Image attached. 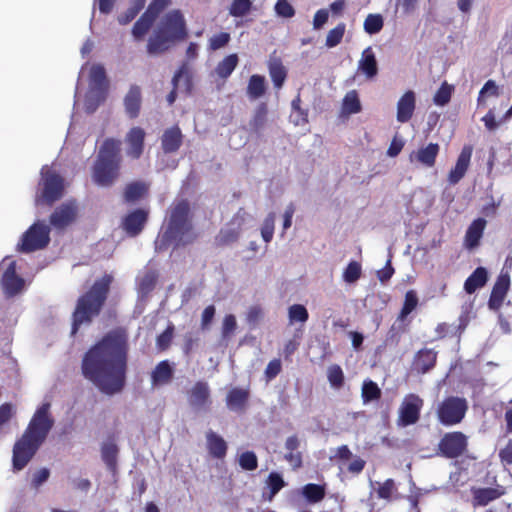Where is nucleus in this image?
I'll return each mask as SVG.
<instances>
[{
	"label": "nucleus",
	"instance_id": "obj_27",
	"mask_svg": "<svg viewBox=\"0 0 512 512\" xmlns=\"http://www.w3.org/2000/svg\"><path fill=\"white\" fill-rule=\"evenodd\" d=\"M472 505L473 507L486 506L490 502L500 498L504 491L500 488H472Z\"/></svg>",
	"mask_w": 512,
	"mask_h": 512
},
{
	"label": "nucleus",
	"instance_id": "obj_20",
	"mask_svg": "<svg viewBox=\"0 0 512 512\" xmlns=\"http://www.w3.org/2000/svg\"><path fill=\"white\" fill-rule=\"evenodd\" d=\"M440 146L437 143H429L425 147L413 151L409 155L410 162L419 163L424 167L431 168L436 163V158L439 154Z\"/></svg>",
	"mask_w": 512,
	"mask_h": 512
},
{
	"label": "nucleus",
	"instance_id": "obj_22",
	"mask_svg": "<svg viewBox=\"0 0 512 512\" xmlns=\"http://www.w3.org/2000/svg\"><path fill=\"white\" fill-rule=\"evenodd\" d=\"M287 485L283 476L278 472H271L264 481L261 500L272 502L275 496Z\"/></svg>",
	"mask_w": 512,
	"mask_h": 512
},
{
	"label": "nucleus",
	"instance_id": "obj_53",
	"mask_svg": "<svg viewBox=\"0 0 512 512\" xmlns=\"http://www.w3.org/2000/svg\"><path fill=\"white\" fill-rule=\"evenodd\" d=\"M327 376H328L329 383L331 384L332 387L340 388L343 386L344 373H343L342 368L339 365H337V364L331 365L328 368Z\"/></svg>",
	"mask_w": 512,
	"mask_h": 512
},
{
	"label": "nucleus",
	"instance_id": "obj_51",
	"mask_svg": "<svg viewBox=\"0 0 512 512\" xmlns=\"http://www.w3.org/2000/svg\"><path fill=\"white\" fill-rule=\"evenodd\" d=\"M361 274V264L357 261H351L343 272V279L347 283H354L361 277Z\"/></svg>",
	"mask_w": 512,
	"mask_h": 512
},
{
	"label": "nucleus",
	"instance_id": "obj_58",
	"mask_svg": "<svg viewBox=\"0 0 512 512\" xmlns=\"http://www.w3.org/2000/svg\"><path fill=\"white\" fill-rule=\"evenodd\" d=\"M170 4L171 0H153L145 12L153 18L157 19L160 13L164 11Z\"/></svg>",
	"mask_w": 512,
	"mask_h": 512
},
{
	"label": "nucleus",
	"instance_id": "obj_60",
	"mask_svg": "<svg viewBox=\"0 0 512 512\" xmlns=\"http://www.w3.org/2000/svg\"><path fill=\"white\" fill-rule=\"evenodd\" d=\"M275 12L284 18H291L295 15V9L288 0H277L275 4Z\"/></svg>",
	"mask_w": 512,
	"mask_h": 512
},
{
	"label": "nucleus",
	"instance_id": "obj_59",
	"mask_svg": "<svg viewBox=\"0 0 512 512\" xmlns=\"http://www.w3.org/2000/svg\"><path fill=\"white\" fill-rule=\"evenodd\" d=\"M395 490V482L393 479H387L379 485L377 489V496L380 499L390 500L392 493Z\"/></svg>",
	"mask_w": 512,
	"mask_h": 512
},
{
	"label": "nucleus",
	"instance_id": "obj_4",
	"mask_svg": "<svg viewBox=\"0 0 512 512\" xmlns=\"http://www.w3.org/2000/svg\"><path fill=\"white\" fill-rule=\"evenodd\" d=\"M112 282V275L105 274L77 299L72 313L71 335H76L82 325H90L100 315Z\"/></svg>",
	"mask_w": 512,
	"mask_h": 512
},
{
	"label": "nucleus",
	"instance_id": "obj_17",
	"mask_svg": "<svg viewBox=\"0 0 512 512\" xmlns=\"http://www.w3.org/2000/svg\"><path fill=\"white\" fill-rule=\"evenodd\" d=\"M146 133L141 127H132L126 134V154L132 159H139L144 151Z\"/></svg>",
	"mask_w": 512,
	"mask_h": 512
},
{
	"label": "nucleus",
	"instance_id": "obj_42",
	"mask_svg": "<svg viewBox=\"0 0 512 512\" xmlns=\"http://www.w3.org/2000/svg\"><path fill=\"white\" fill-rule=\"evenodd\" d=\"M382 392L377 383L372 380H365L362 385V399L364 403L376 401L381 398Z\"/></svg>",
	"mask_w": 512,
	"mask_h": 512
},
{
	"label": "nucleus",
	"instance_id": "obj_48",
	"mask_svg": "<svg viewBox=\"0 0 512 512\" xmlns=\"http://www.w3.org/2000/svg\"><path fill=\"white\" fill-rule=\"evenodd\" d=\"M251 8V0H233L229 8V14L233 17H243L250 12Z\"/></svg>",
	"mask_w": 512,
	"mask_h": 512
},
{
	"label": "nucleus",
	"instance_id": "obj_11",
	"mask_svg": "<svg viewBox=\"0 0 512 512\" xmlns=\"http://www.w3.org/2000/svg\"><path fill=\"white\" fill-rule=\"evenodd\" d=\"M424 401L418 395L407 394L399 408L398 423L401 426H410L418 422Z\"/></svg>",
	"mask_w": 512,
	"mask_h": 512
},
{
	"label": "nucleus",
	"instance_id": "obj_30",
	"mask_svg": "<svg viewBox=\"0 0 512 512\" xmlns=\"http://www.w3.org/2000/svg\"><path fill=\"white\" fill-rule=\"evenodd\" d=\"M173 378V368L168 360L159 362L151 373V380L154 386L169 383Z\"/></svg>",
	"mask_w": 512,
	"mask_h": 512
},
{
	"label": "nucleus",
	"instance_id": "obj_52",
	"mask_svg": "<svg viewBox=\"0 0 512 512\" xmlns=\"http://www.w3.org/2000/svg\"><path fill=\"white\" fill-rule=\"evenodd\" d=\"M239 465L243 470L253 471L258 467V458L256 454L252 451L243 452L239 456Z\"/></svg>",
	"mask_w": 512,
	"mask_h": 512
},
{
	"label": "nucleus",
	"instance_id": "obj_13",
	"mask_svg": "<svg viewBox=\"0 0 512 512\" xmlns=\"http://www.w3.org/2000/svg\"><path fill=\"white\" fill-rule=\"evenodd\" d=\"M77 213V204L74 201H68L58 206L52 212L49 222L55 229L62 230L75 221Z\"/></svg>",
	"mask_w": 512,
	"mask_h": 512
},
{
	"label": "nucleus",
	"instance_id": "obj_61",
	"mask_svg": "<svg viewBox=\"0 0 512 512\" xmlns=\"http://www.w3.org/2000/svg\"><path fill=\"white\" fill-rule=\"evenodd\" d=\"M186 73V67L185 65L181 66L174 74L173 78H172V85H173V89L170 91V93L167 95V102L169 103V105H172L176 98H177V87H178V83H179V80L180 78Z\"/></svg>",
	"mask_w": 512,
	"mask_h": 512
},
{
	"label": "nucleus",
	"instance_id": "obj_16",
	"mask_svg": "<svg viewBox=\"0 0 512 512\" xmlns=\"http://www.w3.org/2000/svg\"><path fill=\"white\" fill-rule=\"evenodd\" d=\"M148 220V211L145 209H135L129 212L122 221V228L131 237L139 235L145 227Z\"/></svg>",
	"mask_w": 512,
	"mask_h": 512
},
{
	"label": "nucleus",
	"instance_id": "obj_33",
	"mask_svg": "<svg viewBox=\"0 0 512 512\" xmlns=\"http://www.w3.org/2000/svg\"><path fill=\"white\" fill-rule=\"evenodd\" d=\"M249 399V391L241 388L231 389L226 397V404L231 410H244Z\"/></svg>",
	"mask_w": 512,
	"mask_h": 512
},
{
	"label": "nucleus",
	"instance_id": "obj_32",
	"mask_svg": "<svg viewBox=\"0 0 512 512\" xmlns=\"http://www.w3.org/2000/svg\"><path fill=\"white\" fill-rule=\"evenodd\" d=\"M359 70L366 75L367 78H373L378 73V66L375 54L371 47H367L363 52L359 61Z\"/></svg>",
	"mask_w": 512,
	"mask_h": 512
},
{
	"label": "nucleus",
	"instance_id": "obj_37",
	"mask_svg": "<svg viewBox=\"0 0 512 512\" xmlns=\"http://www.w3.org/2000/svg\"><path fill=\"white\" fill-rule=\"evenodd\" d=\"M266 92L265 77L259 74L250 76L247 85V95L251 100L261 98Z\"/></svg>",
	"mask_w": 512,
	"mask_h": 512
},
{
	"label": "nucleus",
	"instance_id": "obj_40",
	"mask_svg": "<svg viewBox=\"0 0 512 512\" xmlns=\"http://www.w3.org/2000/svg\"><path fill=\"white\" fill-rule=\"evenodd\" d=\"M107 94L108 92H103V90L89 89L85 97V110L88 113L95 112L105 102Z\"/></svg>",
	"mask_w": 512,
	"mask_h": 512
},
{
	"label": "nucleus",
	"instance_id": "obj_7",
	"mask_svg": "<svg viewBox=\"0 0 512 512\" xmlns=\"http://www.w3.org/2000/svg\"><path fill=\"white\" fill-rule=\"evenodd\" d=\"M40 174L41 178L35 195V205L52 206L64 195V178L48 166H43Z\"/></svg>",
	"mask_w": 512,
	"mask_h": 512
},
{
	"label": "nucleus",
	"instance_id": "obj_15",
	"mask_svg": "<svg viewBox=\"0 0 512 512\" xmlns=\"http://www.w3.org/2000/svg\"><path fill=\"white\" fill-rule=\"evenodd\" d=\"M4 293L13 297L17 295L24 287V279L16 272V261H11L7 265L1 280Z\"/></svg>",
	"mask_w": 512,
	"mask_h": 512
},
{
	"label": "nucleus",
	"instance_id": "obj_31",
	"mask_svg": "<svg viewBox=\"0 0 512 512\" xmlns=\"http://www.w3.org/2000/svg\"><path fill=\"white\" fill-rule=\"evenodd\" d=\"M89 78V89H96L97 91L103 90V92H108L109 83L107 80L105 68L102 65L94 64L90 69Z\"/></svg>",
	"mask_w": 512,
	"mask_h": 512
},
{
	"label": "nucleus",
	"instance_id": "obj_3",
	"mask_svg": "<svg viewBox=\"0 0 512 512\" xmlns=\"http://www.w3.org/2000/svg\"><path fill=\"white\" fill-rule=\"evenodd\" d=\"M193 215L190 203L186 199L175 202L169 210V216L163 231L155 241L158 252L167 250L171 245L175 248L191 244L197 235L194 231Z\"/></svg>",
	"mask_w": 512,
	"mask_h": 512
},
{
	"label": "nucleus",
	"instance_id": "obj_47",
	"mask_svg": "<svg viewBox=\"0 0 512 512\" xmlns=\"http://www.w3.org/2000/svg\"><path fill=\"white\" fill-rule=\"evenodd\" d=\"M383 17L380 14H369L364 21V30L373 35L380 32L383 28Z\"/></svg>",
	"mask_w": 512,
	"mask_h": 512
},
{
	"label": "nucleus",
	"instance_id": "obj_8",
	"mask_svg": "<svg viewBox=\"0 0 512 512\" xmlns=\"http://www.w3.org/2000/svg\"><path fill=\"white\" fill-rule=\"evenodd\" d=\"M50 242V228L43 222H35L22 235L17 251L31 253L44 249Z\"/></svg>",
	"mask_w": 512,
	"mask_h": 512
},
{
	"label": "nucleus",
	"instance_id": "obj_24",
	"mask_svg": "<svg viewBox=\"0 0 512 512\" xmlns=\"http://www.w3.org/2000/svg\"><path fill=\"white\" fill-rule=\"evenodd\" d=\"M183 143V134L178 125L166 129L161 137V147L165 154H172L179 150Z\"/></svg>",
	"mask_w": 512,
	"mask_h": 512
},
{
	"label": "nucleus",
	"instance_id": "obj_26",
	"mask_svg": "<svg viewBox=\"0 0 512 512\" xmlns=\"http://www.w3.org/2000/svg\"><path fill=\"white\" fill-rule=\"evenodd\" d=\"M205 436L209 455L214 459H224L228 450V445L224 438L213 430H208Z\"/></svg>",
	"mask_w": 512,
	"mask_h": 512
},
{
	"label": "nucleus",
	"instance_id": "obj_28",
	"mask_svg": "<svg viewBox=\"0 0 512 512\" xmlns=\"http://www.w3.org/2000/svg\"><path fill=\"white\" fill-rule=\"evenodd\" d=\"M268 71L276 89H281L287 78V69L279 57L271 56L268 61Z\"/></svg>",
	"mask_w": 512,
	"mask_h": 512
},
{
	"label": "nucleus",
	"instance_id": "obj_21",
	"mask_svg": "<svg viewBox=\"0 0 512 512\" xmlns=\"http://www.w3.org/2000/svg\"><path fill=\"white\" fill-rule=\"evenodd\" d=\"M487 221L484 218H477L468 226L464 236V247L473 250L480 245V241L484 235Z\"/></svg>",
	"mask_w": 512,
	"mask_h": 512
},
{
	"label": "nucleus",
	"instance_id": "obj_39",
	"mask_svg": "<svg viewBox=\"0 0 512 512\" xmlns=\"http://www.w3.org/2000/svg\"><path fill=\"white\" fill-rule=\"evenodd\" d=\"M147 186L143 182L129 183L124 190V200L127 203H133L140 200L147 193Z\"/></svg>",
	"mask_w": 512,
	"mask_h": 512
},
{
	"label": "nucleus",
	"instance_id": "obj_2",
	"mask_svg": "<svg viewBox=\"0 0 512 512\" xmlns=\"http://www.w3.org/2000/svg\"><path fill=\"white\" fill-rule=\"evenodd\" d=\"M49 409V403L42 404L35 411L21 438L15 442L12 456L14 470H22L46 440L54 425Z\"/></svg>",
	"mask_w": 512,
	"mask_h": 512
},
{
	"label": "nucleus",
	"instance_id": "obj_12",
	"mask_svg": "<svg viewBox=\"0 0 512 512\" xmlns=\"http://www.w3.org/2000/svg\"><path fill=\"white\" fill-rule=\"evenodd\" d=\"M189 405L196 410L209 411L212 400L209 384L199 380L187 391Z\"/></svg>",
	"mask_w": 512,
	"mask_h": 512
},
{
	"label": "nucleus",
	"instance_id": "obj_18",
	"mask_svg": "<svg viewBox=\"0 0 512 512\" xmlns=\"http://www.w3.org/2000/svg\"><path fill=\"white\" fill-rule=\"evenodd\" d=\"M438 353L431 348L417 351L413 357L412 370L418 374H425L436 366Z\"/></svg>",
	"mask_w": 512,
	"mask_h": 512
},
{
	"label": "nucleus",
	"instance_id": "obj_56",
	"mask_svg": "<svg viewBox=\"0 0 512 512\" xmlns=\"http://www.w3.org/2000/svg\"><path fill=\"white\" fill-rule=\"evenodd\" d=\"M237 328L236 318L233 314H228L223 319L222 338L229 339Z\"/></svg>",
	"mask_w": 512,
	"mask_h": 512
},
{
	"label": "nucleus",
	"instance_id": "obj_44",
	"mask_svg": "<svg viewBox=\"0 0 512 512\" xmlns=\"http://www.w3.org/2000/svg\"><path fill=\"white\" fill-rule=\"evenodd\" d=\"M453 91L454 87L444 81L433 97L434 104L437 106L447 105L451 100Z\"/></svg>",
	"mask_w": 512,
	"mask_h": 512
},
{
	"label": "nucleus",
	"instance_id": "obj_36",
	"mask_svg": "<svg viewBox=\"0 0 512 512\" xmlns=\"http://www.w3.org/2000/svg\"><path fill=\"white\" fill-rule=\"evenodd\" d=\"M155 18L144 12L132 27V35L135 40L141 41L149 32L155 22Z\"/></svg>",
	"mask_w": 512,
	"mask_h": 512
},
{
	"label": "nucleus",
	"instance_id": "obj_46",
	"mask_svg": "<svg viewBox=\"0 0 512 512\" xmlns=\"http://www.w3.org/2000/svg\"><path fill=\"white\" fill-rule=\"evenodd\" d=\"M418 305L417 293L414 290H409L405 294L404 303L399 314V319L403 320L407 317Z\"/></svg>",
	"mask_w": 512,
	"mask_h": 512
},
{
	"label": "nucleus",
	"instance_id": "obj_25",
	"mask_svg": "<svg viewBox=\"0 0 512 512\" xmlns=\"http://www.w3.org/2000/svg\"><path fill=\"white\" fill-rule=\"evenodd\" d=\"M416 96L414 91H406L397 103V121L400 123L408 122L415 111Z\"/></svg>",
	"mask_w": 512,
	"mask_h": 512
},
{
	"label": "nucleus",
	"instance_id": "obj_50",
	"mask_svg": "<svg viewBox=\"0 0 512 512\" xmlns=\"http://www.w3.org/2000/svg\"><path fill=\"white\" fill-rule=\"evenodd\" d=\"M288 316H289L290 323H294V322L305 323L309 318L307 309L305 308V306H303L301 304L291 305L288 310Z\"/></svg>",
	"mask_w": 512,
	"mask_h": 512
},
{
	"label": "nucleus",
	"instance_id": "obj_38",
	"mask_svg": "<svg viewBox=\"0 0 512 512\" xmlns=\"http://www.w3.org/2000/svg\"><path fill=\"white\" fill-rule=\"evenodd\" d=\"M238 61L239 58L237 54H230L226 56L217 64L215 68L216 74L222 79H227L237 67Z\"/></svg>",
	"mask_w": 512,
	"mask_h": 512
},
{
	"label": "nucleus",
	"instance_id": "obj_23",
	"mask_svg": "<svg viewBox=\"0 0 512 512\" xmlns=\"http://www.w3.org/2000/svg\"><path fill=\"white\" fill-rule=\"evenodd\" d=\"M123 103L127 116L130 119L137 118L140 114L142 105L141 87L136 84L131 85L124 97Z\"/></svg>",
	"mask_w": 512,
	"mask_h": 512
},
{
	"label": "nucleus",
	"instance_id": "obj_45",
	"mask_svg": "<svg viewBox=\"0 0 512 512\" xmlns=\"http://www.w3.org/2000/svg\"><path fill=\"white\" fill-rule=\"evenodd\" d=\"M175 326L169 322L165 330L156 338V346L159 351H166L172 343L174 337Z\"/></svg>",
	"mask_w": 512,
	"mask_h": 512
},
{
	"label": "nucleus",
	"instance_id": "obj_34",
	"mask_svg": "<svg viewBox=\"0 0 512 512\" xmlns=\"http://www.w3.org/2000/svg\"><path fill=\"white\" fill-rule=\"evenodd\" d=\"M119 448L114 442H105L101 446V457L107 469L115 473L117 471V457Z\"/></svg>",
	"mask_w": 512,
	"mask_h": 512
},
{
	"label": "nucleus",
	"instance_id": "obj_9",
	"mask_svg": "<svg viewBox=\"0 0 512 512\" xmlns=\"http://www.w3.org/2000/svg\"><path fill=\"white\" fill-rule=\"evenodd\" d=\"M468 403L465 398L457 396L446 397L437 408V418L444 426L459 424L465 417Z\"/></svg>",
	"mask_w": 512,
	"mask_h": 512
},
{
	"label": "nucleus",
	"instance_id": "obj_29",
	"mask_svg": "<svg viewBox=\"0 0 512 512\" xmlns=\"http://www.w3.org/2000/svg\"><path fill=\"white\" fill-rule=\"evenodd\" d=\"M488 281V272L484 267H477L472 274L465 280L464 290L468 294L485 286Z\"/></svg>",
	"mask_w": 512,
	"mask_h": 512
},
{
	"label": "nucleus",
	"instance_id": "obj_6",
	"mask_svg": "<svg viewBox=\"0 0 512 512\" xmlns=\"http://www.w3.org/2000/svg\"><path fill=\"white\" fill-rule=\"evenodd\" d=\"M121 162V141L114 138L105 139L92 168L94 183L102 187L113 185L119 178Z\"/></svg>",
	"mask_w": 512,
	"mask_h": 512
},
{
	"label": "nucleus",
	"instance_id": "obj_62",
	"mask_svg": "<svg viewBox=\"0 0 512 512\" xmlns=\"http://www.w3.org/2000/svg\"><path fill=\"white\" fill-rule=\"evenodd\" d=\"M282 370V364L280 359L271 360L266 369H265V377L268 381L274 379Z\"/></svg>",
	"mask_w": 512,
	"mask_h": 512
},
{
	"label": "nucleus",
	"instance_id": "obj_35",
	"mask_svg": "<svg viewBox=\"0 0 512 512\" xmlns=\"http://www.w3.org/2000/svg\"><path fill=\"white\" fill-rule=\"evenodd\" d=\"M301 494L309 504L321 502L326 496L325 485L308 483L302 487Z\"/></svg>",
	"mask_w": 512,
	"mask_h": 512
},
{
	"label": "nucleus",
	"instance_id": "obj_41",
	"mask_svg": "<svg viewBox=\"0 0 512 512\" xmlns=\"http://www.w3.org/2000/svg\"><path fill=\"white\" fill-rule=\"evenodd\" d=\"M267 104L260 103L255 109L254 115L249 122L250 129L258 133L265 125L267 120Z\"/></svg>",
	"mask_w": 512,
	"mask_h": 512
},
{
	"label": "nucleus",
	"instance_id": "obj_19",
	"mask_svg": "<svg viewBox=\"0 0 512 512\" xmlns=\"http://www.w3.org/2000/svg\"><path fill=\"white\" fill-rule=\"evenodd\" d=\"M472 152L473 148L471 145H465L462 148L455 167L449 172L448 181L450 184H457L465 176L470 164Z\"/></svg>",
	"mask_w": 512,
	"mask_h": 512
},
{
	"label": "nucleus",
	"instance_id": "obj_10",
	"mask_svg": "<svg viewBox=\"0 0 512 512\" xmlns=\"http://www.w3.org/2000/svg\"><path fill=\"white\" fill-rule=\"evenodd\" d=\"M467 448L468 437L463 432H447L437 445V454L447 459H456L462 456Z\"/></svg>",
	"mask_w": 512,
	"mask_h": 512
},
{
	"label": "nucleus",
	"instance_id": "obj_1",
	"mask_svg": "<svg viewBox=\"0 0 512 512\" xmlns=\"http://www.w3.org/2000/svg\"><path fill=\"white\" fill-rule=\"evenodd\" d=\"M128 359V332L123 327L114 328L83 354L81 375L102 394H119L127 383Z\"/></svg>",
	"mask_w": 512,
	"mask_h": 512
},
{
	"label": "nucleus",
	"instance_id": "obj_14",
	"mask_svg": "<svg viewBox=\"0 0 512 512\" xmlns=\"http://www.w3.org/2000/svg\"><path fill=\"white\" fill-rule=\"evenodd\" d=\"M510 288V276L508 273H501L492 287L488 300V307L492 311H499Z\"/></svg>",
	"mask_w": 512,
	"mask_h": 512
},
{
	"label": "nucleus",
	"instance_id": "obj_54",
	"mask_svg": "<svg viewBox=\"0 0 512 512\" xmlns=\"http://www.w3.org/2000/svg\"><path fill=\"white\" fill-rule=\"evenodd\" d=\"M274 224H275V213L271 212L266 216V218L263 221L262 227H261V235H262L263 240L266 243H269L273 238Z\"/></svg>",
	"mask_w": 512,
	"mask_h": 512
},
{
	"label": "nucleus",
	"instance_id": "obj_57",
	"mask_svg": "<svg viewBox=\"0 0 512 512\" xmlns=\"http://www.w3.org/2000/svg\"><path fill=\"white\" fill-rule=\"evenodd\" d=\"M486 95L495 97L499 96V87L496 85L494 80L490 79L484 84L478 95V104L484 102Z\"/></svg>",
	"mask_w": 512,
	"mask_h": 512
},
{
	"label": "nucleus",
	"instance_id": "obj_43",
	"mask_svg": "<svg viewBox=\"0 0 512 512\" xmlns=\"http://www.w3.org/2000/svg\"><path fill=\"white\" fill-rule=\"evenodd\" d=\"M342 108L348 114H356L361 111L362 107L356 90H351L345 95Z\"/></svg>",
	"mask_w": 512,
	"mask_h": 512
},
{
	"label": "nucleus",
	"instance_id": "obj_64",
	"mask_svg": "<svg viewBox=\"0 0 512 512\" xmlns=\"http://www.w3.org/2000/svg\"><path fill=\"white\" fill-rule=\"evenodd\" d=\"M405 142L402 138L395 135L388 147L387 155L389 157H396L400 154L402 149L404 148Z\"/></svg>",
	"mask_w": 512,
	"mask_h": 512
},
{
	"label": "nucleus",
	"instance_id": "obj_5",
	"mask_svg": "<svg viewBox=\"0 0 512 512\" xmlns=\"http://www.w3.org/2000/svg\"><path fill=\"white\" fill-rule=\"evenodd\" d=\"M188 38V29L183 13L179 9L166 13L147 42V53L159 55L167 52L176 43Z\"/></svg>",
	"mask_w": 512,
	"mask_h": 512
},
{
	"label": "nucleus",
	"instance_id": "obj_49",
	"mask_svg": "<svg viewBox=\"0 0 512 512\" xmlns=\"http://www.w3.org/2000/svg\"><path fill=\"white\" fill-rule=\"evenodd\" d=\"M345 29L346 26L344 23H339L336 27L331 29L327 34L325 45L328 48H333L340 44L345 34Z\"/></svg>",
	"mask_w": 512,
	"mask_h": 512
},
{
	"label": "nucleus",
	"instance_id": "obj_55",
	"mask_svg": "<svg viewBox=\"0 0 512 512\" xmlns=\"http://www.w3.org/2000/svg\"><path fill=\"white\" fill-rule=\"evenodd\" d=\"M230 39L231 37L229 33L220 32L210 38L209 48L213 51L219 50L225 47L229 43Z\"/></svg>",
	"mask_w": 512,
	"mask_h": 512
},
{
	"label": "nucleus",
	"instance_id": "obj_63",
	"mask_svg": "<svg viewBox=\"0 0 512 512\" xmlns=\"http://www.w3.org/2000/svg\"><path fill=\"white\" fill-rule=\"evenodd\" d=\"M139 13L140 12L137 10V8H135L132 4H130V6L127 8V10L118 16V18H117L118 23L120 25H127L132 20H134Z\"/></svg>",
	"mask_w": 512,
	"mask_h": 512
}]
</instances>
